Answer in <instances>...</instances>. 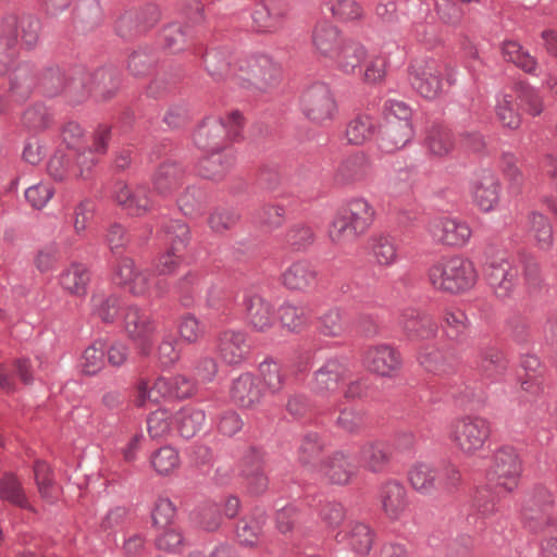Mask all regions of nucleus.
<instances>
[{"label": "nucleus", "mask_w": 557, "mask_h": 557, "mask_svg": "<svg viewBox=\"0 0 557 557\" xmlns=\"http://www.w3.org/2000/svg\"><path fill=\"white\" fill-rule=\"evenodd\" d=\"M244 127V117L238 110L228 113L225 119L206 117L194 134V143L200 150H216L226 147L224 139H237Z\"/></svg>", "instance_id": "nucleus-5"}, {"label": "nucleus", "mask_w": 557, "mask_h": 557, "mask_svg": "<svg viewBox=\"0 0 557 557\" xmlns=\"http://www.w3.org/2000/svg\"><path fill=\"white\" fill-rule=\"evenodd\" d=\"M124 329L140 354L149 356L152 351L156 325L151 317L137 306H128L123 312Z\"/></svg>", "instance_id": "nucleus-11"}, {"label": "nucleus", "mask_w": 557, "mask_h": 557, "mask_svg": "<svg viewBox=\"0 0 557 557\" xmlns=\"http://www.w3.org/2000/svg\"><path fill=\"white\" fill-rule=\"evenodd\" d=\"M216 351L227 364H240L250 352L247 333L233 329L222 331L216 338Z\"/></svg>", "instance_id": "nucleus-19"}, {"label": "nucleus", "mask_w": 557, "mask_h": 557, "mask_svg": "<svg viewBox=\"0 0 557 557\" xmlns=\"http://www.w3.org/2000/svg\"><path fill=\"white\" fill-rule=\"evenodd\" d=\"M362 363L367 370L384 377H393L401 368L398 350L389 344H376L367 347L362 354Z\"/></svg>", "instance_id": "nucleus-13"}, {"label": "nucleus", "mask_w": 557, "mask_h": 557, "mask_svg": "<svg viewBox=\"0 0 557 557\" xmlns=\"http://www.w3.org/2000/svg\"><path fill=\"white\" fill-rule=\"evenodd\" d=\"M412 88L425 99H435L443 90L441 72L434 61H416L409 67Z\"/></svg>", "instance_id": "nucleus-18"}, {"label": "nucleus", "mask_w": 557, "mask_h": 557, "mask_svg": "<svg viewBox=\"0 0 557 557\" xmlns=\"http://www.w3.org/2000/svg\"><path fill=\"white\" fill-rule=\"evenodd\" d=\"M492 433L491 422L481 416H461L449 424V440L465 456H474L488 442Z\"/></svg>", "instance_id": "nucleus-4"}, {"label": "nucleus", "mask_w": 557, "mask_h": 557, "mask_svg": "<svg viewBox=\"0 0 557 557\" xmlns=\"http://www.w3.org/2000/svg\"><path fill=\"white\" fill-rule=\"evenodd\" d=\"M237 72L234 84L242 88L268 91L281 81V66L268 54H246L236 58Z\"/></svg>", "instance_id": "nucleus-1"}, {"label": "nucleus", "mask_w": 557, "mask_h": 557, "mask_svg": "<svg viewBox=\"0 0 557 557\" xmlns=\"http://www.w3.org/2000/svg\"><path fill=\"white\" fill-rule=\"evenodd\" d=\"M207 154L197 164V172L208 180H221L236 163L234 151L228 147L203 150Z\"/></svg>", "instance_id": "nucleus-21"}, {"label": "nucleus", "mask_w": 557, "mask_h": 557, "mask_svg": "<svg viewBox=\"0 0 557 557\" xmlns=\"http://www.w3.org/2000/svg\"><path fill=\"white\" fill-rule=\"evenodd\" d=\"M320 472L333 484H347L356 473L348 455L338 450L327 457L320 466Z\"/></svg>", "instance_id": "nucleus-36"}, {"label": "nucleus", "mask_w": 557, "mask_h": 557, "mask_svg": "<svg viewBox=\"0 0 557 557\" xmlns=\"http://www.w3.org/2000/svg\"><path fill=\"white\" fill-rule=\"evenodd\" d=\"M411 122H393L384 119L377 135V146L386 153L404 148L413 138Z\"/></svg>", "instance_id": "nucleus-22"}, {"label": "nucleus", "mask_w": 557, "mask_h": 557, "mask_svg": "<svg viewBox=\"0 0 557 557\" xmlns=\"http://www.w3.org/2000/svg\"><path fill=\"white\" fill-rule=\"evenodd\" d=\"M107 343L102 339L95 341L83 352L81 367L87 375L97 374L104 366Z\"/></svg>", "instance_id": "nucleus-58"}, {"label": "nucleus", "mask_w": 557, "mask_h": 557, "mask_svg": "<svg viewBox=\"0 0 557 557\" xmlns=\"http://www.w3.org/2000/svg\"><path fill=\"white\" fill-rule=\"evenodd\" d=\"M243 307L247 322L253 331L264 333L275 324L273 305L262 297L255 287L244 289Z\"/></svg>", "instance_id": "nucleus-14"}, {"label": "nucleus", "mask_w": 557, "mask_h": 557, "mask_svg": "<svg viewBox=\"0 0 557 557\" xmlns=\"http://www.w3.org/2000/svg\"><path fill=\"white\" fill-rule=\"evenodd\" d=\"M428 152L435 158H445L451 153L455 147L453 135L447 127L433 125L424 139Z\"/></svg>", "instance_id": "nucleus-43"}, {"label": "nucleus", "mask_w": 557, "mask_h": 557, "mask_svg": "<svg viewBox=\"0 0 557 557\" xmlns=\"http://www.w3.org/2000/svg\"><path fill=\"white\" fill-rule=\"evenodd\" d=\"M321 332L325 336L341 337L346 335L351 327V320L349 314L339 309L334 308L329 310L321 317Z\"/></svg>", "instance_id": "nucleus-49"}, {"label": "nucleus", "mask_w": 557, "mask_h": 557, "mask_svg": "<svg viewBox=\"0 0 557 557\" xmlns=\"http://www.w3.org/2000/svg\"><path fill=\"white\" fill-rule=\"evenodd\" d=\"M347 38L331 22H318L312 30V42L317 51L332 59Z\"/></svg>", "instance_id": "nucleus-32"}, {"label": "nucleus", "mask_w": 557, "mask_h": 557, "mask_svg": "<svg viewBox=\"0 0 557 557\" xmlns=\"http://www.w3.org/2000/svg\"><path fill=\"white\" fill-rule=\"evenodd\" d=\"M329 235L333 243L345 245L355 242L361 234L354 230L349 220L338 211L332 221Z\"/></svg>", "instance_id": "nucleus-61"}, {"label": "nucleus", "mask_w": 557, "mask_h": 557, "mask_svg": "<svg viewBox=\"0 0 557 557\" xmlns=\"http://www.w3.org/2000/svg\"><path fill=\"white\" fill-rule=\"evenodd\" d=\"M375 121L370 115H359L352 119L346 128V138L352 145H362L375 132Z\"/></svg>", "instance_id": "nucleus-55"}, {"label": "nucleus", "mask_w": 557, "mask_h": 557, "mask_svg": "<svg viewBox=\"0 0 557 557\" xmlns=\"http://www.w3.org/2000/svg\"><path fill=\"white\" fill-rule=\"evenodd\" d=\"M38 73L28 62L16 64L10 72V97L16 101H25L37 89Z\"/></svg>", "instance_id": "nucleus-25"}, {"label": "nucleus", "mask_w": 557, "mask_h": 557, "mask_svg": "<svg viewBox=\"0 0 557 557\" xmlns=\"http://www.w3.org/2000/svg\"><path fill=\"white\" fill-rule=\"evenodd\" d=\"M230 394L237 406L247 409L255 408L262 397L258 379L250 373H243L234 379Z\"/></svg>", "instance_id": "nucleus-31"}, {"label": "nucleus", "mask_w": 557, "mask_h": 557, "mask_svg": "<svg viewBox=\"0 0 557 557\" xmlns=\"http://www.w3.org/2000/svg\"><path fill=\"white\" fill-rule=\"evenodd\" d=\"M206 193L197 186H187L185 191L178 197L177 205L181 211L188 216H196L201 213Z\"/></svg>", "instance_id": "nucleus-62"}, {"label": "nucleus", "mask_w": 557, "mask_h": 557, "mask_svg": "<svg viewBox=\"0 0 557 557\" xmlns=\"http://www.w3.org/2000/svg\"><path fill=\"white\" fill-rule=\"evenodd\" d=\"M479 357V367L487 377L499 375L506 369V360L503 354L496 347H481Z\"/></svg>", "instance_id": "nucleus-60"}, {"label": "nucleus", "mask_w": 557, "mask_h": 557, "mask_svg": "<svg viewBox=\"0 0 557 557\" xmlns=\"http://www.w3.org/2000/svg\"><path fill=\"white\" fill-rule=\"evenodd\" d=\"M369 250L375 263L381 267H389L397 261V244L392 235L377 234L371 236Z\"/></svg>", "instance_id": "nucleus-40"}, {"label": "nucleus", "mask_w": 557, "mask_h": 557, "mask_svg": "<svg viewBox=\"0 0 557 557\" xmlns=\"http://www.w3.org/2000/svg\"><path fill=\"white\" fill-rule=\"evenodd\" d=\"M206 420L202 409L185 407L174 416L176 429L182 437L190 438L201 430Z\"/></svg>", "instance_id": "nucleus-47"}, {"label": "nucleus", "mask_w": 557, "mask_h": 557, "mask_svg": "<svg viewBox=\"0 0 557 557\" xmlns=\"http://www.w3.org/2000/svg\"><path fill=\"white\" fill-rule=\"evenodd\" d=\"M242 472L251 493L261 494L268 488V478L256 455L245 458V467Z\"/></svg>", "instance_id": "nucleus-53"}, {"label": "nucleus", "mask_w": 557, "mask_h": 557, "mask_svg": "<svg viewBox=\"0 0 557 557\" xmlns=\"http://www.w3.org/2000/svg\"><path fill=\"white\" fill-rule=\"evenodd\" d=\"M375 533L364 522L351 521L345 530L338 531L335 535L337 543L349 547L357 554L367 555L374 543Z\"/></svg>", "instance_id": "nucleus-24"}, {"label": "nucleus", "mask_w": 557, "mask_h": 557, "mask_svg": "<svg viewBox=\"0 0 557 557\" xmlns=\"http://www.w3.org/2000/svg\"><path fill=\"white\" fill-rule=\"evenodd\" d=\"M88 282L89 274L87 269L79 263L71 264V267L60 275L61 286L71 294L78 296L86 294Z\"/></svg>", "instance_id": "nucleus-52"}, {"label": "nucleus", "mask_w": 557, "mask_h": 557, "mask_svg": "<svg viewBox=\"0 0 557 557\" xmlns=\"http://www.w3.org/2000/svg\"><path fill=\"white\" fill-rule=\"evenodd\" d=\"M338 173L347 182L361 181L371 173V164L364 153H356L339 165Z\"/></svg>", "instance_id": "nucleus-54"}, {"label": "nucleus", "mask_w": 557, "mask_h": 557, "mask_svg": "<svg viewBox=\"0 0 557 557\" xmlns=\"http://www.w3.org/2000/svg\"><path fill=\"white\" fill-rule=\"evenodd\" d=\"M0 499L16 507L33 510L22 482L11 473H4L0 479Z\"/></svg>", "instance_id": "nucleus-45"}, {"label": "nucleus", "mask_w": 557, "mask_h": 557, "mask_svg": "<svg viewBox=\"0 0 557 557\" xmlns=\"http://www.w3.org/2000/svg\"><path fill=\"white\" fill-rule=\"evenodd\" d=\"M16 58V16L8 15L2 21L0 35V75L10 73Z\"/></svg>", "instance_id": "nucleus-35"}, {"label": "nucleus", "mask_w": 557, "mask_h": 557, "mask_svg": "<svg viewBox=\"0 0 557 557\" xmlns=\"http://www.w3.org/2000/svg\"><path fill=\"white\" fill-rule=\"evenodd\" d=\"M252 22L258 32L275 33L281 29L287 16V8L283 3L268 1L256 5Z\"/></svg>", "instance_id": "nucleus-26"}, {"label": "nucleus", "mask_w": 557, "mask_h": 557, "mask_svg": "<svg viewBox=\"0 0 557 557\" xmlns=\"http://www.w3.org/2000/svg\"><path fill=\"white\" fill-rule=\"evenodd\" d=\"M160 20V10L156 4H148L143 11L134 15L125 13L116 24V32L123 38H129L134 35L146 32Z\"/></svg>", "instance_id": "nucleus-29"}, {"label": "nucleus", "mask_w": 557, "mask_h": 557, "mask_svg": "<svg viewBox=\"0 0 557 557\" xmlns=\"http://www.w3.org/2000/svg\"><path fill=\"white\" fill-rule=\"evenodd\" d=\"M426 232L434 242L458 248L466 246L472 236V230L466 221L444 215L430 219Z\"/></svg>", "instance_id": "nucleus-10"}, {"label": "nucleus", "mask_w": 557, "mask_h": 557, "mask_svg": "<svg viewBox=\"0 0 557 557\" xmlns=\"http://www.w3.org/2000/svg\"><path fill=\"white\" fill-rule=\"evenodd\" d=\"M443 327L448 338L460 342L465 338L468 331V318L461 310H446Z\"/></svg>", "instance_id": "nucleus-64"}, {"label": "nucleus", "mask_w": 557, "mask_h": 557, "mask_svg": "<svg viewBox=\"0 0 557 557\" xmlns=\"http://www.w3.org/2000/svg\"><path fill=\"white\" fill-rule=\"evenodd\" d=\"M72 69L69 73L62 71L59 66H51L40 72L38 75L37 89L47 97H54L63 91L67 94L74 102L73 92L70 91Z\"/></svg>", "instance_id": "nucleus-37"}, {"label": "nucleus", "mask_w": 557, "mask_h": 557, "mask_svg": "<svg viewBox=\"0 0 557 557\" xmlns=\"http://www.w3.org/2000/svg\"><path fill=\"white\" fill-rule=\"evenodd\" d=\"M339 211L349 220L352 228L357 230L361 235L367 232L374 219L372 206L363 198L350 200Z\"/></svg>", "instance_id": "nucleus-39"}, {"label": "nucleus", "mask_w": 557, "mask_h": 557, "mask_svg": "<svg viewBox=\"0 0 557 557\" xmlns=\"http://www.w3.org/2000/svg\"><path fill=\"white\" fill-rule=\"evenodd\" d=\"M502 185L490 169L473 173L469 182V191L474 205L483 212H491L499 205Z\"/></svg>", "instance_id": "nucleus-12"}, {"label": "nucleus", "mask_w": 557, "mask_h": 557, "mask_svg": "<svg viewBox=\"0 0 557 557\" xmlns=\"http://www.w3.org/2000/svg\"><path fill=\"white\" fill-rule=\"evenodd\" d=\"M399 324L412 341H425L435 337L437 324L434 319L417 309H406L401 312Z\"/></svg>", "instance_id": "nucleus-23"}, {"label": "nucleus", "mask_w": 557, "mask_h": 557, "mask_svg": "<svg viewBox=\"0 0 557 557\" xmlns=\"http://www.w3.org/2000/svg\"><path fill=\"white\" fill-rule=\"evenodd\" d=\"M278 319L289 332H300L310 320L309 310L305 306L284 302L278 308Z\"/></svg>", "instance_id": "nucleus-48"}, {"label": "nucleus", "mask_w": 557, "mask_h": 557, "mask_svg": "<svg viewBox=\"0 0 557 557\" xmlns=\"http://www.w3.org/2000/svg\"><path fill=\"white\" fill-rule=\"evenodd\" d=\"M521 472L522 463L517 450L511 446H503L493 454L487 480L497 488V495L507 494L517 487Z\"/></svg>", "instance_id": "nucleus-8"}, {"label": "nucleus", "mask_w": 557, "mask_h": 557, "mask_svg": "<svg viewBox=\"0 0 557 557\" xmlns=\"http://www.w3.org/2000/svg\"><path fill=\"white\" fill-rule=\"evenodd\" d=\"M264 522L265 515L261 509H257L251 519L242 520L236 528L238 542L245 546L256 544Z\"/></svg>", "instance_id": "nucleus-57"}, {"label": "nucleus", "mask_w": 557, "mask_h": 557, "mask_svg": "<svg viewBox=\"0 0 557 557\" xmlns=\"http://www.w3.org/2000/svg\"><path fill=\"white\" fill-rule=\"evenodd\" d=\"M300 107L302 113L315 123L332 120L337 112L334 96L330 87L322 82H315L304 90Z\"/></svg>", "instance_id": "nucleus-9"}, {"label": "nucleus", "mask_w": 557, "mask_h": 557, "mask_svg": "<svg viewBox=\"0 0 557 557\" xmlns=\"http://www.w3.org/2000/svg\"><path fill=\"white\" fill-rule=\"evenodd\" d=\"M379 499L382 510L391 520L400 519L408 507L406 487L396 480H389L382 484Z\"/></svg>", "instance_id": "nucleus-27"}, {"label": "nucleus", "mask_w": 557, "mask_h": 557, "mask_svg": "<svg viewBox=\"0 0 557 557\" xmlns=\"http://www.w3.org/2000/svg\"><path fill=\"white\" fill-rule=\"evenodd\" d=\"M521 518L525 529L540 532L557 522V511L552 492L535 485L525 492L521 504Z\"/></svg>", "instance_id": "nucleus-6"}, {"label": "nucleus", "mask_w": 557, "mask_h": 557, "mask_svg": "<svg viewBox=\"0 0 557 557\" xmlns=\"http://www.w3.org/2000/svg\"><path fill=\"white\" fill-rule=\"evenodd\" d=\"M367 57L368 51L361 42L347 38L332 60L338 71L346 75H355L362 72L361 65Z\"/></svg>", "instance_id": "nucleus-28"}, {"label": "nucleus", "mask_w": 557, "mask_h": 557, "mask_svg": "<svg viewBox=\"0 0 557 557\" xmlns=\"http://www.w3.org/2000/svg\"><path fill=\"white\" fill-rule=\"evenodd\" d=\"M518 99L515 94L500 92L496 97L495 112L503 126L516 129L520 126L521 116L515 104Z\"/></svg>", "instance_id": "nucleus-50"}, {"label": "nucleus", "mask_w": 557, "mask_h": 557, "mask_svg": "<svg viewBox=\"0 0 557 557\" xmlns=\"http://www.w3.org/2000/svg\"><path fill=\"white\" fill-rule=\"evenodd\" d=\"M351 373L350 361L345 356L329 358L314 371L313 388L319 394L337 391L339 384Z\"/></svg>", "instance_id": "nucleus-15"}, {"label": "nucleus", "mask_w": 557, "mask_h": 557, "mask_svg": "<svg viewBox=\"0 0 557 557\" xmlns=\"http://www.w3.org/2000/svg\"><path fill=\"white\" fill-rule=\"evenodd\" d=\"M153 287L157 296H161L168 290L166 284L162 280L156 278L147 271L137 270L124 288L135 296H145Z\"/></svg>", "instance_id": "nucleus-51"}, {"label": "nucleus", "mask_w": 557, "mask_h": 557, "mask_svg": "<svg viewBox=\"0 0 557 557\" xmlns=\"http://www.w3.org/2000/svg\"><path fill=\"white\" fill-rule=\"evenodd\" d=\"M121 311V300L114 294L97 293L91 297V315L112 323Z\"/></svg>", "instance_id": "nucleus-46"}, {"label": "nucleus", "mask_w": 557, "mask_h": 557, "mask_svg": "<svg viewBox=\"0 0 557 557\" xmlns=\"http://www.w3.org/2000/svg\"><path fill=\"white\" fill-rule=\"evenodd\" d=\"M437 469L424 462L416 463L408 472V480L414 491L431 495L437 490Z\"/></svg>", "instance_id": "nucleus-42"}, {"label": "nucleus", "mask_w": 557, "mask_h": 557, "mask_svg": "<svg viewBox=\"0 0 557 557\" xmlns=\"http://www.w3.org/2000/svg\"><path fill=\"white\" fill-rule=\"evenodd\" d=\"M281 282L289 290L309 292L318 286L319 274L309 261L298 260L282 272Z\"/></svg>", "instance_id": "nucleus-20"}, {"label": "nucleus", "mask_w": 557, "mask_h": 557, "mask_svg": "<svg viewBox=\"0 0 557 557\" xmlns=\"http://www.w3.org/2000/svg\"><path fill=\"white\" fill-rule=\"evenodd\" d=\"M184 168L176 162H164L159 165L152 176V185L157 195L163 198L172 196L183 184Z\"/></svg>", "instance_id": "nucleus-30"}, {"label": "nucleus", "mask_w": 557, "mask_h": 557, "mask_svg": "<svg viewBox=\"0 0 557 557\" xmlns=\"http://www.w3.org/2000/svg\"><path fill=\"white\" fill-rule=\"evenodd\" d=\"M70 91L73 92L74 102H82L90 95L102 100L111 99L121 85V73L114 66H103L92 73L83 66L72 69Z\"/></svg>", "instance_id": "nucleus-2"}, {"label": "nucleus", "mask_w": 557, "mask_h": 557, "mask_svg": "<svg viewBox=\"0 0 557 557\" xmlns=\"http://www.w3.org/2000/svg\"><path fill=\"white\" fill-rule=\"evenodd\" d=\"M418 361L428 372L434 374L447 373L451 363L446 354L436 347H426L419 352Z\"/></svg>", "instance_id": "nucleus-56"}, {"label": "nucleus", "mask_w": 557, "mask_h": 557, "mask_svg": "<svg viewBox=\"0 0 557 557\" xmlns=\"http://www.w3.org/2000/svg\"><path fill=\"white\" fill-rule=\"evenodd\" d=\"M486 280L498 297H507L515 286L517 270L502 259L492 261L485 270Z\"/></svg>", "instance_id": "nucleus-33"}, {"label": "nucleus", "mask_w": 557, "mask_h": 557, "mask_svg": "<svg viewBox=\"0 0 557 557\" xmlns=\"http://www.w3.org/2000/svg\"><path fill=\"white\" fill-rule=\"evenodd\" d=\"M195 391V382L183 374L172 379L160 376L153 382L141 379L137 383L136 405L144 407L158 404L164 398L185 399L194 395Z\"/></svg>", "instance_id": "nucleus-7"}, {"label": "nucleus", "mask_w": 557, "mask_h": 557, "mask_svg": "<svg viewBox=\"0 0 557 557\" xmlns=\"http://www.w3.org/2000/svg\"><path fill=\"white\" fill-rule=\"evenodd\" d=\"M428 276L434 288L451 294L469 290L478 277L472 261L460 256L440 259L430 267Z\"/></svg>", "instance_id": "nucleus-3"}, {"label": "nucleus", "mask_w": 557, "mask_h": 557, "mask_svg": "<svg viewBox=\"0 0 557 557\" xmlns=\"http://www.w3.org/2000/svg\"><path fill=\"white\" fill-rule=\"evenodd\" d=\"M389 459V449L387 445L381 441L367 442L359 450L360 466L374 473L385 471Z\"/></svg>", "instance_id": "nucleus-38"}, {"label": "nucleus", "mask_w": 557, "mask_h": 557, "mask_svg": "<svg viewBox=\"0 0 557 557\" xmlns=\"http://www.w3.org/2000/svg\"><path fill=\"white\" fill-rule=\"evenodd\" d=\"M237 57H233L231 61V53L226 48H216L205 53L203 63L209 75L214 79H231L234 82L237 72Z\"/></svg>", "instance_id": "nucleus-34"}, {"label": "nucleus", "mask_w": 557, "mask_h": 557, "mask_svg": "<svg viewBox=\"0 0 557 557\" xmlns=\"http://www.w3.org/2000/svg\"><path fill=\"white\" fill-rule=\"evenodd\" d=\"M113 197L129 215L141 216L154 208L151 194L144 184L131 186L119 182L114 186Z\"/></svg>", "instance_id": "nucleus-17"}, {"label": "nucleus", "mask_w": 557, "mask_h": 557, "mask_svg": "<svg viewBox=\"0 0 557 557\" xmlns=\"http://www.w3.org/2000/svg\"><path fill=\"white\" fill-rule=\"evenodd\" d=\"M165 233L171 242V249L163 253L157 263V271L160 275L172 274L181 261L180 252L189 243L190 234L188 226L182 221H170L165 226Z\"/></svg>", "instance_id": "nucleus-16"}, {"label": "nucleus", "mask_w": 557, "mask_h": 557, "mask_svg": "<svg viewBox=\"0 0 557 557\" xmlns=\"http://www.w3.org/2000/svg\"><path fill=\"white\" fill-rule=\"evenodd\" d=\"M205 286V277L198 272H188L175 285V295L180 304L186 308L197 304Z\"/></svg>", "instance_id": "nucleus-41"}, {"label": "nucleus", "mask_w": 557, "mask_h": 557, "mask_svg": "<svg viewBox=\"0 0 557 557\" xmlns=\"http://www.w3.org/2000/svg\"><path fill=\"white\" fill-rule=\"evenodd\" d=\"M528 236L533 239L542 250H548L553 246V227L548 219L540 212H531L527 220Z\"/></svg>", "instance_id": "nucleus-44"}, {"label": "nucleus", "mask_w": 557, "mask_h": 557, "mask_svg": "<svg viewBox=\"0 0 557 557\" xmlns=\"http://www.w3.org/2000/svg\"><path fill=\"white\" fill-rule=\"evenodd\" d=\"M504 58L528 73L536 70V60L515 40H506L502 48Z\"/></svg>", "instance_id": "nucleus-59"}, {"label": "nucleus", "mask_w": 557, "mask_h": 557, "mask_svg": "<svg viewBox=\"0 0 557 557\" xmlns=\"http://www.w3.org/2000/svg\"><path fill=\"white\" fill-rule=\"evenodd\" d=\"M151 466L161 475H168L181 463L180 455L172 446H163L151 455Z\"/></svg>", "instance_id": "nucleus-63"}]
</instances>
